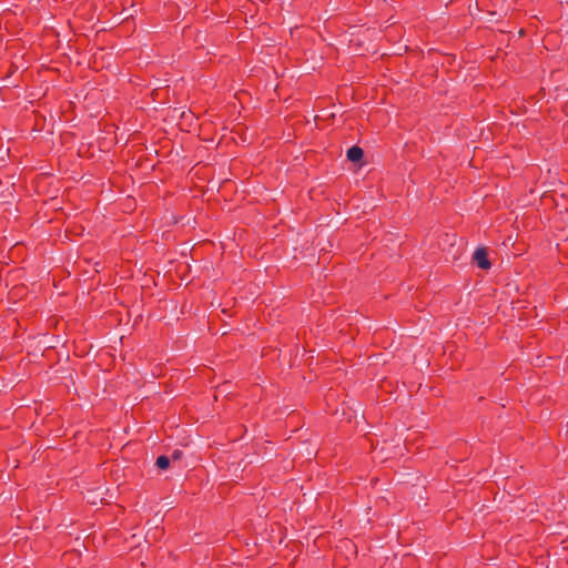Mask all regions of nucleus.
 <instances>
[{
	"mask_svg": "<svg viewBox=\"0 0 568 568\" xmlns=\"http://www.w3.org/2000/svg\"><path fill=\"white\" fill-rule=\"evenodd\" d=\"M474 261L476 262L477 266L481 270H488L490 268L491 264L487 256V251L485 247H478L474 253Z\"/></svg>",
	"mask_w": 568,
	"mask_h": 568,
	"instance_id": "nucleus-1",
	"label": "nucleus"
},
{
	"mask_svg": "<svg viewBox=\"0 0 568 568\" xmlns=\"http://www.w3.org/2000/svg\"><path fill=\"white\" fill-rule=\"evenodd\" d=\"M363 149L357 145L351 146L346 152L347 160L354 163L359 162L363 159Z\"/></svg>",
	"mask_w": 568,
	"mask_h": 568,
	"instance_id": "nucleus-2",
	"label": "nucleus"
},
{
	"mask_svg": "<svg viewBox=\"0 0 568 568\" xmlns=\"http://www.w3.org/2000/svg\"><path fill=\"white\" fill-rule=\"evenodd\" d=\"M155 465L162 469L165 470L170 466V458L165 455H161L156 458Z\"/></svg>",
	"mask_w": 568,
	"mask_h": 568,
	"instance_id": "nucleus-3",
	"label": "nucleus"
},
{
	"mask_svg": "<svg viewBox=\"0 0 568 568\" xmlns=\"http://www.w3.org/2000/svg\"><path fill=\"white\" fill-rule=\"evenodd\" d=\"M182 456V452L181 450H178L175 449L173 453H172V459H180Z\"/></svg>",
	"mask_w": 568,
	"mask_h": 568,
	"instance_id": "nucleus-4",
	"label": "nucleus"
}]
</instances>
